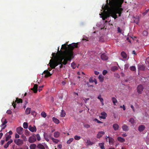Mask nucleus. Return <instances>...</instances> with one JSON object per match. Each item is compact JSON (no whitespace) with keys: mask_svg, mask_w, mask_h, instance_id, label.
I'll list each match as a JSON object with an SVG mask.
<instances>
[{"mask_svg":"<svg viewBox=\"0 0 149 149\" xmlns=\"http://www.w3.org/2000/svg\"><path fill=\"white\" fill-rule=\"evenodd\" d=\"M89 81L91 83H93V80L91 78H90L89 79Z\"/></svg>","mask_w":149,"mask_h":149,"instance_id":"e2e57ef3","label":"nucleus"},{"mask_svg":"<svg viewBox=\"0 0 149 149\" xmlns=\"http://www.w3.org/2000/svg\"><path fill=\"white\" fill-rule=\"evenodd\" d=\"M37 148L40 149H45L44 146L41 143H39L37 146Z\"/></svg>","mask_w":149,"mask_h":149,"instance_id":"aec40b11","label":"nucleus"},{"mask_svg":"<svg viewBox=\"0 0 149 149\" xmlns=\"http://www.w3.org/2000/svg\"><path fill=\"white\" fill-rule=\"evenodd\" d=\"M130 70L132 71H135L136 70V67L134 66H132L130 68Z\"/></svg>","mask_w":149,"mask_h":149,"instance_id":"a18cd8bd","label":"nucleus"},{"mask_svg":"<svg viewBox=\"0 0 149 149\" xmlns=\"http://www.w3.org/2000/svg\"><path fill=\"white\" fill-rule=\"evenodd\" d=\"M23 127L25 129H26L28 128V125L27 123L24 122L23 124Z\"/></svg>","mask_w":149,"mask_h":149,"instance_id":"f704fd0d","label":"nucleus"},{"mask_svg":"<svg viewBox=\"0 0 149 149\" xmlns=\"http://www.w3.org/2000/svg\"><path fill=\"white\" fill-rule=\"evenodd\" d=\"M36 145L35 144H31L29 146V148L30 149H36Z\"/></svg>","mask_w":149,"mask_h":149,"instance_id":"393cba45","label":"nucleus"},{"mask_svg":"<svg viewBox=\"0 0 149 149\" xmlns=\"http://www.w3.org/2000/svg\"><path fill=\"white\" fill-rule=\"evenodd\" d=\"M65 111L63 110H61V113L60 116L61 117H64L65 116Z\"/></svg>","mask_w":149,"mask_h":149,"instance_id":"72a5a7b5","label":"nucleus"},{"mask_svg":"<svg viewBox=\"0 0 149 149\" xmlns=\"http://www.w3.org/2000/svg\"><path fill=\"white\" fill-rule=\"evenodd\" d=\"M78 42L72 43L68 45V49L66 50L59 51V56L57 58L50 60L49 63L50 67L54 69L59 64L65 65L68 63V61H71L74 57L73 50L74 48H78Z\"/></svg>","mask_w":149,"mask_h":149,"instance_id":"f257e3e1","label":"nucleus"},{"mask_svg":"<svg viewBox=\"0 0 149 149\" xmlns=\"http://www.w3.org/2000/svg\"><path fill=\"white\" fill-rule=\"evenodd\" d=\"M38 88V85L36 84H34L33 88L31 89V90H33L34 93H36L37 91Z\"/></svg>","mask_w":149,"mask_h":149,"instance_id":"ddd939ff","label":"nucleus"},{"mask_svg":"<svg viewBox=\"0 0 149 149\" xmlns=\"http://www.w3.org/2000/svg\"><path fill=\"white\" fill-rule=\"evenodd\" d=\"M124 0H109V4L121 8Z\"/></svg>","mask_w":149,"mask_h":149,"instance_id":"7ed1b4c3","label":"nucleus"},{"mask_svg":"<svg viewBox=\"0 0 149 149\" xmlns=\"http://www.w3.org/2000/svg\"><path fill=\"white\" fill-rule=\"evenodd\" d=\"M131 107L132 108V110H133V112H135V110L134 109V107L132 105H131Z\"/></svg>","mask_w":149,"mask_h":149,"instance_id":"69168bd1","label":"nucleus"},{"mask_svg":"<svg viewBox=\"0 0 149 149\" xmlns=\"http://www.w3.org/2000/svg\"><path fill=\"white\" fill-rule=\"evenodd\" d=\"M98 78L100 82H102L104 80V77L102 75H99Z\"/></svg>","mask_w":149,"mask_h":149,"instance_id":"473e14b6","label":"nucleus"},{"mask_svg":"<svg viewBox=\"0 0 149 149\" xmlns=\"http://www.w3.org/2000/svg\"><path fill=\"white\" fill-rule=\"evenodd\" d=\"M14 142L16 145L18 146L22 145L24 143L23 141L20 139H18L17 140L15 139L14 140Z\"/></svg>","mask_w":149,"mask_h":149,"instance_id":"6e6552de","label":"nucleus"},{"mask_svg":"<svg viewBox=\"0 0 149 149\" xmlns=\"http://www.w3.org/2000/svg\"><path fill=\"white\" fill-rule=\"evenodd\" d=\"M95 120L98 123H102V122H101L99 120L95 118Z\"/></svg>","mask_w":149,"mask_h":149,"instance_id":"0e129e2a","label":"nucleus"},{"mask_svg":"<svg viewBox=\"0 0 149 149\" xmlns=\"http://www.w3.org/2000/svg\"><path fill=\"white\" fill-rule=\"evenodd\" d=\"M21 138L23 139V140L25 141H27V138L26 137V136L24 135L23 134L21 136Z\"/></svg>","mask_w":149,"mask_h":149,"instance_id":"c03bdc74","label":"nucleus"},{"mask_svg":"<svg viewBox=\"0 0 149 149\" xmlns=\"http://www.w3.org/2000/svg\"><path fill=\"white\" fill-rule=\"evenodd\" d=\"M118 68L116 66H114L111 68V70L113 71H114L115 70H117Z\"/></svg>","mask_w":149,"mask_h":149,"instance_id":"09e8293b","label":"nucleus"},{"mask_svg":"<svg viewBox=\"0 0 149 149\" xmlns=\"http://www.w3.org/2000/svg\"><path fill=\"white\" fill-rule=\"evenodd\" d=\"M87 143L88 145H91L93 144V142H91L90 140H88L87 141Z\"/></svg>","mask_w":149,"mask_h":149,"instance_id":"79ce46f5","label":"nucleus"},{"mask_svg":"<svg viewBox=\"0 0 149 149\" xmlns=\"http://www.w3.org/2000/svg\"><path fill=\"white\" fill-rule=\"evenodd\" d=\"M7 123V121H6V119H5L4 121L3 122V123L1 125V127H2L1 130L4 129L6 126V125H5Z\"/></svg>","mask_w":149,"mask_h":149,"instance_id":"dca6fc26","label":"nucleus"},{"mask_svg":"<svg viewBox=\"0 0 149 149\" xmlns=\"http://www.w3.org/2000/svg\"><path fill=\"white\" fill-rule=\"evenodd\" d=\"M41 115L42 117H43L44 118H45L47 116L46 113L45 112H44V111L42 112L41 113Z\"/></svg>","mask_w":149,"mask_h":149,"instance_id":"a19ab883","label":"nucleus"},{"mask_svg":"<svg viewBox=\"0 0 149 149\" xmlns=\"http://www.w3.org/2000/svg\"><path fill=\"white\" fill-rule=\"evenodd\" d=\"M23 128L21 127H17L16 129L17 133L20 135L22 134L23 133Z\"/></svg>","mask_w":149,"mask_h":149,"instance_id":"9d476101","label":"nucleus"},{"mask_svg":"<svg viewBox=\"0 0 149 149\" xmlns=\"http://www.w3.org/2000/svg\"><path fill=\"white\" fill-rule=\"evenodd\" d=\"M101 96L100 95H99V96L97 97V98L99 99L101 102H104L103 99V98L101 97Z\"/></svg>","mask_w":149,"mask_h":149,"instance_id":"ea45409f","label":"nucleus"},{"mask_svg":"<svg viewBox=\"0 0 149 149\" xmlns=\"http://www.w3.org/2000/svg\"><path fill=\"white\" fill-rule=\"evenodd\" d=\"M109 138V142L110 144H112L113 143L114 139L111 137L108 136Z\"/></svg>","mask_w":149,"mask_h":149,"instance_id":"5701e85b","label":"nucleus"},{"mask_svg":"<svg viewBox=\"0 0 149 149\" xmlns=\"http://www.w3.org/2000/svg\"><path fill=\"white\" fill-rule=\"evenodd\" d=\"M113 127L115 130L116 131L118 130L119 126L117 124L115 123L113 125Z\"/></svg>","mask_w":149,"mask_h":149,"instance_id":"a211bd4d","label":"nucleus"},{"mask_svg":"<svg viewBox=\"0 0 149 149\" xmlns=\"http://www.w3.org/2000/svg\"><path fill=\"white\" fill-rule=\"evenodd\" d=\"M35 136H36L37 137V140L38 141H40L41 140V138L40 136V135L39 134H35Z\"/></svg>","mask_w":149,"mask_h":149,"instance_id":"e433bc0d","label":"nucleus"},{"mask_svg":"<svg viewBox=\"0 0 149 149\" xmlns=\"http://www.w3.org/2000/svg\"><path fill=\"white\" fill-rule=\"evenodd\" d=\"M112 100L114 105H115V104L117 102V100L114 97H113L112 98Z\"/></svg>","mask_w":149,"mask_h":149,"instance_id":"7c9ffc66","label":"nucleus"},{"mask_svg":"<svg viewBox=\"0 0 149 149\" xmlns=\"http://www.w3.org/2000/svg\"><path fill=\"white\" fill-rule=\"evenodd\" d=\"M104 134V132L103 131L99 132H98L97 135V137L98 139L100 138Z\"/></svg>","mask_w":149,"mask_h":149,"instance_id":"4468645a","label":"nucleus"},{"mask_svg":"<svg viewBox=\"0 0 149 149\" xmlns=\"http://www.w3.org/2000/svg\"><path fill=\"white\" fill-rule=\"evenodd\" d=\"M11 136L9 135L8 134V133L6 134V141H8L11 138Z\"/></svg>","mask_w":149,"mask_h":149,"instance_id":"c756f323","label":"nucleus"},{"mask_svg":"<svg viewBox=\"0 0 149 149\" xmlns=\"http://www.w3.org/2000/svg\"><path fill=\"white\" fill-rule=\"evenodd\" d=\"M149 11V9H147L145 10V11L143 13V15L144 16L146 15L148 13V12Z\"/></svg>","mask_w":149,"mask_h":149,"instance_id":"8fccbe9b","label":"nucleus"},{"mask_svg":"<svg viewBox=\"0 0 149 149\" xmlns=\"http://www.w3.org/2000/svg\"><path fill=\"white\" fill-rule=\"evenodd\" d=\"M144 89V87L141 84L139 85L137 88V91L139 94H141Z\"/></svg>","mask_w":149,"mask_h":149,"instance_id":"423d86ee","label":"nucleus"},{"mask_svg":"<svg viewBox=\"0 0 149 149\" xmlns=\"http://www.w3.org/2000/svg\"><path fill=\"white\" fill-rule=\"evenodd\" d=\"M84 127L86 128H89L90 127V125L88 124L84 125Z\"/></svg>","mask_w":149,"mask_h":149,"instance_id":"5fc2aeb1","label":"nucleus"},{"mask_svg":"<svg viewBox=\"0 0 149 149\" xmlns=\"http://www.w3.org/2000/svg\"><path fill=\"white\" fill-rule=\"evenodd\" d=\"M31 108H27L25 111V113L26 115L29 114L31 112Z\"/></svg>","mask_w":149,"mask_h":149,"instance_id":"a878e982","label":"nucleus"},{"mask_svg":"<svg viewBox=\"0 0 149 149\" xmlns=\"http://www.w3.org/2000/svg\"><path fill=\"white\" fill-rule=\"evenodd\" d=\"M44 138L45 140L47 142L49 141V140L48 139V137L47 134H44Z\"/></svg>","mask_w":149,"mask_h":149,"instance_id":"37998d69","label":"nucleus"},{"mask_svg":"<svg viewBox=\"0 0 149 149\" xmlns=\"http://www.w3.org/2000/svg\"><path fill=\"white\" fill-rule=\"evenodd\" d=\"M67 45L65 44L63 45L62 46V48L64 49H66L67 48Z\"/></svg>","mask_w":149,"mask_h":149,"instance_id":"de8ad7c7","label":"nucleus"},{"mask_svg":"<svg viewBox=\"0 0 149 149\" xmlns=\"http://www.w3.org/2000/svg\"><path fill=\"white\" fill-rule=\"evenodd\" d=\"M15 102H17V103H22V100L21 98H19L18 97L16 98L15 102L13 101V102L12 103V105L13 106L14 108H15L16 105Z\"/></svg>","mask_w":149,"mask_h":149,"instance_id":"39448f33","label":"nucleus"},{"mask_svg":"<svg viewBox=\"0 0 149 149\" xmlns=\"http://www.w3.org/2000/svg\"><path fill=\"white\" fill-rule=\"evenodd\" d=\"M43 73L44 74H45V77H49L52 74H50V72L48 70H45Z\"/></svg>","mask_w":149,"mask_h":149,"instance_id":"1a4fd4ad","label":"nucleus"},{"mask_svg":"<svg viewBox=\"0 0 149 149\" xmlns=\"http://www.w3.org/2000/svg\"><path fill=\"white\" fill-rule=\"evenodd\" d=\"M52 120L56 124H58L59 123V120L58 119L54 117L52 118Z\"/></svg>","mask_w":149,"mask_h":149,"instance_id":"b1692460","label":"nucleus"},{"mask_svg":"<svg viewBox=\"0 0 149 149\" xmlns=\"http://www.w3.org/2000/svg\"><path fill=\"white\" fill-rule=\"evenodd\" d=\"M129 122L131 123L132 124H133L134 123V120L133 118H131L129 120Z\"/></svg>","mask_w":149,"mask_h":149,"instance_id":"58836bf2","label":"nucleus"},{"mask_svg":"<svg viewBox=\"0 0 149 149\" xmlns=\"http://www.w3.org/2000/svg\"><path fill=\"white\" fill-rule=\"evenodd\" d=\"M36 141V138L35 134L30 136L28 139V141L30 143H33Z\"/></svg>","mask_w":149,"mask_h":149,"instance_id":"20e7f679","label":"nucleus"},{"mask_svg":"<svg viewBox=\"0 0 149 149\" xmlns=\"http://www.w3.org/2000/svg\"><path fill=\"white\" fill-rule=\"evenodd\" d=\"M71 66L73 69H75L76 67V64L74 62H72L71 64Z\"/></svg>","mask_w":149,"mask_h":149,"instance_id":"c9c22d12","label":"nucleus"},{"mask_svg":"<svg viewBox=\"0 0 149 149\" xmlns=\"http://www.w3.org/2000/svg\"><path fill=\"white\" fill-rule=\"evenodd\" d=\"M81 137L79 136H78L77 135H76L74 136V139L76 140H79L81 139Z\"/></svg>","mask_w":149,"mask_h":149,"instance_id":"49530a36","label":"nucleus"},{"mask_svg":"<svg viewBox=\"0 0 149 149\" xmlns=\"http://www.w3.org/2000/svg\"><path fill=\"white\" fill-rule=\"evenodd\" d=\"M101 58L103 60L106 61L108 59V57L105 53L102 54L101 55Z\"/></svg>","mask_w":149,"mask_h":149,"instance_id":"9b49d317","label":"nucleus"},{"mask_svg":"<svg viewBox=\"0 0 149 149\" xmlns=\"http://www.w3.org/2000/svg\"><path fill=\"white\" fill-rule=\"evenodd\" d=\"M29 129L30 131L32 132H35L36 131V128L35 126L33 127L31 126V125L29 126Z\"/></svg>","mask_w":149,"mask_h":149,"instance_id":"f8f14e48","label":"nucleus"},{"mask_svg":"<svg viewBox=\"0 0 149 149\" xmlns=\"http://www.w3.org/2000/svg\"><path fill=\"white\" fill-rule=\"evenodd\" d=\"M51 139L52 141L55 143H57L59 141L58 140L54 139L53 137H51Z\"/></svg>","mask_w":149,"mask_h":149,"instance_id":"2f4dec72","label":"nucleus"},{"mask_svg":"<svg viewBox=\"0 0 149 149\" xmlns=\"http://www.w3.org/2000/svg\"><path fill=\"white\" fill-rule=\"evenodd\" d=\"M60 135V133L58 132H55L54 134V136L55 138H58Z\"/></svg>","mask_w":149,"mask_h":149,"instance_id":"4be33fe9","label":"nucleus"},{"mask_svg":"<svg viewBox=\"0 0 149 149\" xmlns=\"http://www.w3.org/2000/svg\"><path fill=\"white\" fill-rule=\"evenodd\" d=\"M118 140L120 142H123L125 141V139L121 137H118L117 138Z\"/></svg>","mask_w":149,"mask_h":149,"instance_id":"c85d7f7f","label":"nucleus"},{"mask_svg":"<svg viewBox=\"0 0 149 149\" xmlns=\"http://www.w3.org/2000/svg\"><path fill=\"white\" fill-rule=\"evenodd\" d=\"M13 142V141L12 139H10V140L8 141L7 144H8V145H9L10 144L12 143Z\"/></svg>","mask_w":149,"mask_h":149,"instance_id":"4d7b16f0","label":"nucleus"},{"mask_svg":"<svg viewBox=\"0 0 149 149\" xmlns=\"http://www.w3.org/2000/svg\"><path fill=\"white\" fill-rule=\"evenodd\" d=\"M6 113L9 114H11L12 113V112L10 110H9L7 111Z\"/></svg>","mask_w":149,"mask_h":149,"instance_id":"bf43d9fd","label":"nucleus"},{"mask_svg":"<svg viewBox=\"0 0 149 149\" xmlns=\"http://www.w3.org/2000/svg\"><path fill=\"white\" fill-rule=\"evenodd\" d=\"M102 15V14H100V15ZM102 15L101 17L102 18V19L103 20H105L109 17L108 15L107 14H102Z\"/></svg>","mask_w":149,"mask_h":149,"instance_id":"6ab92c4d","label":"nucleus"},{"mask_svg":"<svg viewBox=\"0 0 149 149\" xmlns=\"http://www.w3.org/2000/svg\"><path fill=\"white\" fill-rule=\"evenodd\" d=\"M58 147L61 149L62 148V145L61 144H59L58 146Z\"/></svg>","mask_w":149,"mask_h":149,"instance_id":"774afa93","label":"nucleus"},{"mask_svg":"<svg viewBox=\"0 0 149 149\" xmlns=\"http://www.w3.org/2000/svg\"><path fill=\"white\" fill-rule=\"evenodd\" d=\"M73 141V139L72 138H70L67 142V144H70V143Z\"/></svg>","mask_w":149,"mask_h":149,"instance_id":"4c0bfd02","label":"nucleus"},{"mask_svg":"<svg viewBox=\"0 0 149 149\" xmlns=\"http://www.w3.org/2000/svg\"><path fill=\"white\" fill-rule=\"evenodd\" d=\"M117 29H118V32L120 33H122V30L120 29V28L119 27H118Z\"/></svg>","mask_w":149,"mask_h":149,"instance_id":"13d9d810","label":"nucleus"},{"mask_svg":"<svg viewBox=\"0 0 149 149\" xmlns=\"http://www.w3.org/2000/svg\"><path fill=\"white\" fill-rule=\"evenodd\" d=\"M106 2L107 4H106L104 6V4H103L102 7V8L103 9L104 11H105L106 10H110L111 9V7H110V8L108 5V4L109 5V3H108V0H107ZM109 5L110 6V5Z\"/></svg>","mask_w":149,"mask_h":149,"instance_id":"0eeeda50","label":"nucleus"},{"mask_svg":"<svg viewBox=\"0 0 149 149\" xmlns=\"http://www.w3.org/2000/svg\"><path fill=\"white\" fill-rule=\"evenodd\" d=\"M109 5L111 7L110 11L112 17L115 19H116L118 17L116 15L117 14H118L119 17L120 16L123 9L110 4H109Z\"/></svg>","mask_w":149,"mask_h":149,"instance_id":"f03ea898","label":"nucleus"},{"mask_svg":"<svg viewBox=\"0 0 149 149\" xmlns=\"http://www.w3.org/2000/svg\"><path fill=\"white\" fill-rule=\"evenodd\" d=\"M145 129V127L143 125H141L139 126L138 127V130L140 132L143 131Z\"/></svg>","mask_w":149,"mask_h":149,"instance_id":"2eb2a0df","label":"nucleus"},{"mask_svg":"<svg viewBox=\"0 0 149 149\" xmlns=\"http://www.w3.org/2000/svg\"><path fill=\"white\" fill-rule=\"evenodd\" d=\"M31 114L33 115V116H36V113L35 111H32L31 112Z\"/></svg>","mask_w":149,"mask_h":149,"instance_id":"603ef678","label":"nucleus"},{"mask_svg":"<svg viewBox=\"0 0 149 149\" xmlns=\"http://www.w3.org/2000/svg\"><path fill=\"white\" fill-rule=\"evenodd\" d=\"M99 145L101 149H105L104 146V143H99Z\"/></svg>","mask_w":149,"mask_h":149,"instance_id":"cd10ccee","label":"nucleus"},{"mask_svg":"<svg viewBox=\"0 0 149 149\" xmlns=\"http://www.w3.org/2000/svg\"><path fill=\"white\" fill-rule=\"evenodd\" d=\"M122 128L124 131H127L129 130L128 127L125 125H123Z\"/></svg>","mask_w":149,"mask_h":149,"instance_id":"f3484780","label":"nucleus"},{"mask_svg":"<svg viewBox=\"0 0 149 149\" xmlns=\"http://www.w3.org/2000/svg\"><path fill=\"white\" fill-rule=\"evenodd\" d=\"M9 146V145L7 143L5 144L4 146V147L5 148H7Z\"/></svg>","mask_w":149,"mask_h":149,"instance_id":"338daca9","label":"nucleus"},{"mask_svg":"<svg viewBox=\"0 0 149 149\" xmlns=\"http://www.w3.org/2000/svg\"><path fill=\"white\" fill-rule=\"evenodd\" d=\"M120 108H123V110L125 111L126 109L125 107V106L124 105H123V106H120Z\"/></svg>","mask_w":149,"mask_h":149,"instance_id":"680f3d73","label":"nucleus"},{"mask_svg":"<svg viewBox=\"0 0 149 149\" xmlns=\"http://www.w3.org/2000/svg\"><path fill=\"white\" fill-rule=\"evenodd\" d=\"M143 34L145 36H147L148 35V32L147 31H144L143 32Z\"/></svg>","mask_w":149,"mask_h":149,"instance_id":"6e6d98bb","label":"nucleus"},{"mask_svg":"<svg viewBox=\"0 0 149 149\" xmlns=\"http://www.w3.org/2000/svg\"><path fill=\"white\" fill-rule=\"evenodd\" d=\"M107 72V71L105 70H104L103 71L102 73L103 75H105Z\"/></svg>","mask_w":149,"mask_h":149,"instance_id":"052dcab7","label":"nucleus"},{"mask_svg":"<svg viewBox=\"0 0 149 149\" xmlns=\"http://www.w3.org/2000/svg\"><path fill=\"white\" fill-rule=\"evenodd\" d=\"M122 56L123 58H127V55L124 52H122L121 53Z\"/></svg>","mask_w":149,"mask_h":149,"instance_id":"bb28decb","label":"nucleus"},{"mask_svg":"<svg viewBox=\"0 0 149 149\" xmlns=\"http://www.w3.org/2000/svg\"><path fill=\"white\" fill-rule=\"evenodd\" d=\"M83 100L84 101L85 103H86V101H87L89 100V98H86L85 97H83Z\"/></svg>","mask_w":149,"mask_h":149,"instance_id":"864d4df0","label":"nucleus"},{"mask_svg":"<svg viewBox=\"0 0 149 149\" xmlns=\"http://www.w3.org/2000/svg\"><path fill=\"white\" fill-rule=\"evenodd\" d=\"M52 56H53V57L54 58V59H55L57 57V56H56V53H52Z\"/></svg>","mask_w":149,"mask_h":149,"instance_id":"3c124183","label":"nucleus"},{"mask_svg":"<svg viewBox=\"0 0 149 149\" xmlns=\"http://www.w3.org/2000/svg\"><path fill=\"white\" fill-rule=\"evenodd\" d=\"M101 114L102 115V116H100L101 118L104 119L106 118V117L107 116V114L104 112H103L101 113Z\"/></svg>","mask_w":149,"mask_h":149,"instance_id":"412c9836","label":"nucleus"}]
</instances>
